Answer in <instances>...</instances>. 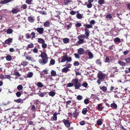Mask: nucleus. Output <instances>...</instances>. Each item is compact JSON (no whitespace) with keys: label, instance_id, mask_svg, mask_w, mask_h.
I'll return each mask as SVG.
<instances>
[{"label":"nucleus","instance_id":"3","mask_svg":"<svg viewBox=\"0 0 130 130\" xmlns=\"http://www.w3.org/2000/svg\"><path fill=\"white\" fill-rule=\"evenodd\" d=\"M77 38L79 40L77 41V43L78 44H80L84 43V40L85 38V35H82L78 36Z\"/></svg>","mask_w":130,"mask_h":130},{"label":"nucleus","instance_id":"17","mask_svg":"<svg viewBox=\"0 0 130 130\" xmlns=\"http://www.w3.org/2000/svg\"><path fill=\"white\" fill-rule=\"evenodd\" d=\"M38 42L39 43L42 44L44 42H45V41L42 38H38Z\"/></svg>","mask_w":130,"mask_h":130},{"label":"nucleus","instance_id":"51","mask_svg":"<svg viewBox=\"0 0 130 130\" xmlns=\"http://www.w3.org/2000/svg\"><path fill=\"white\" fill-rule=\"evenodd\" d=\"M42 48L45 49L47 47V45L45 43V42H44L42 44Z\"/></svg>","mask_w":130,"mask_h":130},{"label":"nucleus","instance_id":"49","mask_svg":"<svg viewBox=\"0 0 130 130\" xmlns=\"http://www.w3.org/2000/svg\"><path fill=\"white\" fill-rule=\"evenodd\" d=\"M82 26V24L81 23H78L75 24V26L77 28L80 27Z\"/></svg>","mask_w":130,"mask_h":130},{"label":"nucleus","instance_id":"12","mask_svg":"<svg viewBox=\"0 0 130 130\" xmlns=\"http://www.w3.org/2000/svg\"><path fill=\"white\" fill-rule=\"evenodd\" d=\"M87 51H88V55L89 56V58L90 59H91L93 57V55L92 53L90 52L89 51V50H87Z\"/></svg>","mask_w":130,"mask_h":130},{"label":"nucleus","instance_id":"21","mask_svg":"<svg viewBox=\"0 0 130 130\" xmlns=\"http://www.w3.org/2000/svg\"><path fill=\"white\" fill-rule=\"evenodd\" d=\"M14 101L17 103H20L21 104L23 103V100L20 99L15 100Z\"/></svg>","mask_w":130,"mask_h":130},{"label":"nucleus","instance_id":"40","mask_svg":"<svg viewBox=\"0 0 130 130\" xmlns=\"http://www.w3.org/2000/svg\"><path fill=\"white\" fill-rule=\"evenodd\" d=\"M98 3L99 5H102L104 4V0H99Z\"/></svg>","mask_w":130,"mask_h":130},{"label":"nucleus","instance_id":"47","mask_svg":"<svg viewBox=\"0 0 130 130\" xmlns=\"http://www.w3.org/2000/svg\"><path fill=\"white\" fill-rule=\"evenodd\" d=\"M91 3L88 2V3L87 4V6L88 8H90L92 7V5Z\"/></svg>","mask_w":130,"mask_h":130},{"label":"nucleus","instance_id":"11","mask_svg":"<svg viewBox=\"0 0 130 130\" xmlns=\"http://www.w3.org/2000/svg\"><path fill=\"white\" fill-rule=\"evenodd\" d=\"M115 43L117 44H118L121 42V40L119 38L117 37L115 38L114 40Z\"/></svg>","mask_w":130,"mask_h":130},{"label":"nucleus","instance_id":"57","mask_svg":"<svg viewBox=\"0 0 130 130\" xmlns=\"http://www.w3.org/2000/svg\"><path fill=\"white\" fill-rule=\"evenodd\" d=\"M90 25H94L95 23V22L94 20H92L90 22Z\"/></svg>","mask_w":130,"mask_h":130},{"label":"nucleus","instance_id":"29","mask_svg":"<svg viewBox=\"0 0 130 130\" xmlns=\"http://www.w3.org/2000/svg\"><path fill=\"white\" fill-rule=\"evenodd\" d=\"M102 123V121L101 119H99L97 121V124L98 125H101Z\"/></svg>","mask_w":130,"mask_h":130},{"label":"nucleus","instance_id":"39","mask_svg":"<svg viewBox=\"0 0 130 130\" xmlns=\"http://www.w3.org/2000/svg\"><path fill=\"white\" fill-rule=\"evenodd\" d=\"M13 32L12 30L10 28L8 29L7 31V32L8 34H11Z\"/></svg>","mask_w":130,"mask_h":130},{"label":"nucleus","instance_id":"26","mask_svg":"<svg viewBox=\"0 0 130 130\" xmlns=\"http://www.w3.org/2000/svg\"><path fill=\"white\" fill-rule=\"evenodd\" d=\"M106 18H107V19H110L112 18V15L111 14H108L106 16Z\"/></svg>","mask_w":130,"mask_h":130},{"label":"nucleus","instance_id":"32","mask_svg":"<svg viewBox=\"0 0 130 130\" xmlns=\"http://www.w3.org/2000/svg\"><path fill=\"white\" fill-rule=\"evenodd\" d=\"M14 75L18 77H20L21 76V75L19 73V72L17 71H15L14 72Z\"/></svg>","mask_w":130,"mask_h":130},{"label":"nucleus","instance_id":"55","mask_svg":"<svg viewBox=\"0 0 130 130\" xmlns=\"http://www.w3.org/2000/svg\"><path fill=\"white\" fill-rule=\"evenodd\" d=\"M74 55L76 58L77 59H79L80 58V56L78 54L74 53Z\"/></svg>","mask_w":130,"mask_h":130},{"label":"nucleus","instance_id":"22","mask_svg":"<svg viewBox=\"0 0 130 130\" xmlns=\"http://www.w3.org/2000/svg\"><path fill=\"white\" fill-rule=\"evenodd\" d=\"M28 64V62L26 61H23L21 63V64L24 66H26Z\"/></svg>","mask_w":130,"mask_h":130},{"label":"nucleus","instance_id":"44","mask_svg":"<svg viewBox=\"0 0 130 130\" xmlns=\"http://www.w3.org/2000/svg\"><path fill=\"white\" fill-rule=\"evenodd\" d=\"M55 93L53 91H51L49 93V95L52 96H54L55 94Z\"/></svg>","mask_w":130,"mask_h":130},{"label":"nucleus","instance_id":"50","mask_svg":"<svg viewBox=\"0 0 130 130\" xmlns=\"http://www.w3.org/2000/svg\"><path fill=\"white\" fill-rule=\"evenodd\" d=\"M60 14V13L59 12L56 11L55 14V16L58 18L59 17V15Z\"/></svg>","mask_w":130,"mask_h":130},{"label":"nucleus","instance_id":"6","mask_svg":"<svg viewBox=\"0 0 130 130\" xmlns=\"http://www.w3.org/2000/svg\"><path fill=\"white\" fill-rule=\"evenodd\" d=\"M35 29L36 30L37 32L40 34H42L43 33L44 30L43 28H38Z\"/></svg>","mask_w":130,"mask_h":130},{"label":"nucleus","instance_id":"43","mask_svg":"<svg viewBox=\"0 0 130 130\" xmlns=\"http://www.w3.org/2000/svg\"><path fill=\"white\" fill-rule=\"evenodd\" d=\"M25 36L27 39H29L31 37L30 34L29 33H26L25 35Z\"/></svg>","mask_w":130,"mask_h":130},{"label":"nucleus","instance_id":"31","mask_svg":"<svg viewBox=\"0 0 130 130\" xmlns=\"http://www.w3.org/2000/svg\"><path fill=\"white\" fill-rule=\"evenodd\" d=\"M111 106L112 108L115 109H116L117 107V105L115 103L112 104H111Z\"/></svg>","mask_w":130,"mask_h":130},{"label":"nucleus","instance_id":"14","mask_svg":"<svg viewBox=\"0 0 130 130\" xmlns=\"http://www.w3.org/2000/svg\"><path fill=\"white\" fill-rule=\"evenodd\" d=\"M83 26L85 28V29L90 28H92L93 26L91 25L85 24Z\"/></svg>","mask_w":130,"mask_h":130},{"label":"nucleus","instance_id":"62","mask_svg":"<svg viewBox=\"0 0 130 130\" xmlns=\"http://www.w3.org/2000/svg\"><path fill=\"white\" fill-rule=\"evenodd\" d=\"M16 94L17 96L18 97H20L21 96V93L19 92H17L16 93Z\"/></svg>","mask_w":130,"mask_h":130},{"label":"nucleus","instance_id":"64","mask_svg":"<svg viewBox=\"0 0 130 130\" xmlns=\"http://www.w3.org/2000/svg\"><path fill=\"white\" fill-rule=\"evenodd\" d=\"M89 102V101L87 99H85L84 101V103L86 104H88Z\"/></svg>","mask_w":130,"mask_h":130},{"label":"nucleus","instance_id":"34","mask_svg":"<svg viewBox=\"0 0 130 130\" xmlns=\"http://www.w3.org/2000/svg\"><path fill=\"white\" fill-rule=\"evenodd\" d=\"M31 36V39L33 40V38H35V33L34 32H31L30 34Z\"/></svg>","mask_w":130,"mask_h":130},{"label":"nucleus","instance_id":"27","mask_svg":"<svg viewBox=\"0 0 130 130\" xmlns=\"http://www.w3.org/2000/svg\"><path fill=\"white\" fill-rule=\"evenodd\" d=\"M34 47V45L32 43H31L28 45L27 47V50H28V48H32Z\"/></svg>","mask_w":130,"mask_h":130},{"label":"nucleus","instance_id":"63","mask_svg":"<svg viewBox=\"0 0 130 130\" xmlns=\"http://www.w3.org/2000/svg\"><path fill=\"white\" fill-rule=\"evenodd\" d=\"M31 109L33 111H35V107L34 105L32 106L31 108Z\"/></svg>","mask_w":130,"mask_h":130},{"label":"nucleus","instance_id":"23","mask_svg":"<svg viewBox=\"0 0 130 130\" xmlns=\"http://www.w3.org/2000/svg\"><path fill=\"white\" fill-rule=\"evenodd\" d=\"M97 108L100 111L102 110L103 108L102 107V105L100 104L98 105L97 106Z\"/></svg>","mask_w":130,"mask_h":130},{"label":"nucleus","instance_id":"45","mask_svg":"<svg viewBox=\"0 0 130 130\" xmlns=\"http://www.w3.org/2000/svg\"><path fill=\"white\" fill-rule=\"evenodd\" d=\"M76 17L78 19H80L82 18V15L79 13H77L76 15Z\"/></svg>","mask_w":130,"mask_h":130},{"label":"nucleus","instance_id":"4","mask_svg":"<svg viewBox=\"0 0 130 130\" xmlns=\"http://www.w3.org/2000/svg\"><path fill=\"white\" fill-rule=\"evenodd\" d=\"M98 76L99 80H102L105 78L106 75L103 73H100L98 74Z\"/></svg>","mask_w":130,"mask_h":130},{"label":"nucleus","instance_id":"36","mask_svg":"<svg viewBox=\"0 0 130 130\" xmlns=\"http://www.w3.org/2000/svg\"><path fill=\"white\" fill-rule=\"evenodd\" d=\"M44 25L46 27H49L50 25V23L48 21H46Z\"/></svg>","mask_w":130,"mask_h":130},{"label":"nucleus","instance_id":"41","mask_svg":"<svg viewBox=\"0 0 130 130\" xmlns=\"http://www.w3.org/2000/svg\"><path fill=\"white\" fill-rule=\"evenodd\" d=\"M32 1V0H26V3L29 5L31 4V2Z\"/></svg>","mask_w":130,"mask_h":130},{"label":"nucleus","instance_id":"37","mask_svg":"<svg viewBox=\"0 0 130 130\" xmlns=\"http://www.w3.org/2000/svg\"><path fill=\"white\" fill-rule=\"evenodd\" d=\"M118 63L122 66H124L125 64V63L124 62H122L120 61H119L118 62Z\"/></svg>","mask_w":130,"mask_h":130},{"label":"nucleus","instance_id":"56","mask_svg":"<svg viewBox=\"0 0 130 130\" xmlns=\"http://www.w3.org/2000/svg\"><path fill=\"white\" fill-rule=\"evenodd\" d=\"M79 63L78 61H75L73 63V65L75 66H77L79 65Z\"/></svg>","mask_w":130,"mask_h":130},{"label":"nucleus","instance_id":"61","mask_svg":"<svg viewBox=\"0 0 130 130\" xmlns=\"http://www.w3.org/2000/svg\"><path fill=\"white\" fill-rule=\"evenodd\" d=\"M73 85H74L73 84L69 83L67 84V86L69 87H71L73 86Z\"/></svg>","mask_w":130,"mask_h":130},{"label":"nucleus","instance_id":"58","mask_svg":"<svg viewBox=\"0 0 130 130\" xmlns=\"http://www.w3.org/2000/svg\"><path fill=\"white\" fill-rule=\"evenodd\" d=\"M27 7V6L26 4H23L22 5V8L23 9H26Z\"/></svg>","mask_w":130,"mask_h":130},{"label":"nucleus","instance_id":"13","mask_svg":"<svg viewBox=\"0 0 130 130\" xmlns=\"http://www.w3.org/2000/svg\"><path fill=\"white\" fill-rule=\"evenodd\" d=\"M84 50L82 48H79L78 50V52L79 54L81 55L84 54Z\"/></svg>","mask_w":130,"mask_h":130},{"label":"nucleus","instance_id":"48","mask_svg":"<svg viewBox=\"0 0 130 130\" xmlns=\"http://www.w3.org/2000/svg\"><path fill=\"white\" fill-rule=\"evenodd\" d=\"M33 75V74L32 72H29L27 76L28 77L30 78L32 77Z\"/></svg>","mask_w":130,"mask_h":130},{"label":"nucleus","instance_id":"1","mask_svg":"<svg viewBox=\"0 0 130 130\" xmlns=\"http://www.w3.org/2000/svg\"><path fill=\"white\" fill-rule=\"evenodd\" d=\"M39 57H41L42 58V60L39 59L38 61L42 65H44L48 61V57L46 53L44 52H41V54Z\"/></svg>","mask_w":130,"mask_h":130},{"label":"nucleus","instance_id":"18","mask_svg":"<svg viewBox=\"0 0 130 130\" xmlns=\"http://www.w3.org/2000/svg\"><path fill=\"white\" fill-rule=\"evenodd\" d=\"M12 41V39L10 38H9L5 41V43L6 44H8L10 43H11Z\"/></svg>","mask_w":130,"mask_h":130},{"label":"nucleus","instance_id":"42","mask_svg":"<svg viewBox=\"0 0 130 130\" xmlns=\"http://www.w3.org/2000/svg\"><path fill=\"white\" fill-rule=\"evenodd\" d=\"M33 52L35 53H38V50L37 48L35 47L33 49H32L31 50Z\"/></svg>","mask_w":130,"mask_h":130},{"label":"nucleus","instance_id":"20","mask_svg":"<svg viewBox=\"0 0 130 130\" xmlns=\"http://www.w3.org/2000/svg\"><path fill=\"white\" fill-rule=\"evenodd\" d=\"M95 62L97 64L101 66L102 64V62L101 61L100 59H97L95 61Z\"/></svg>","mask_w":130,"mask_h":130},{"label":"nucleus","instance_id":"38","mask_svg":"<svg viewBox=\"0 0 130 130\" xmlns=\"http://www.w3.org/2000/svg\"><path fill=\"white\" fill-rule=\"evenodd\" d=\"M87 112V109L86 108H84L83 109L82 112L83 114L85 115Z\"/></svg>","mask_w":130,"mask_h":130},{"label":"nucleus","instance_id":"30","mask_svg":"<svg viewBox=\"0 0 130 130\" xmlns=\"http://www.w3.org/2000/svg\"><path fill=\"white\" fill-rule=\"evenodd\" d=\"M74 86L76 89H78L81 86V84L80 83H78L76 85H74Z\"/></svg>","mask_w":130,"mask_h":130},{"label":"nucleus","instance_id":"2","mask_svg":"<svg viewBox=\"0 0 130 130\" xmlns=\"http://www.w3.org/2000/svg\"><path fill=\"white\" fill-rule=\"evenodd\" d=\"M71 57H68L67 55H64L62 57L61 62H64L67 61L68 62H70L72 61Z\"/></svg>","mask_w":130,"mask_h":130},{"label":"nucleus","instance_id":"60","mask_svg":"<svg viewBox=\"0 0 130 130\" xmlns=\"http://www.w3.org/2000/svg\"><path fill=\"white\" fill-rule=\"evenodd\" d=\"M77 99L78 100H81L83 99L82 96L79 95L77 97Z\"/></svg>","mask_w":130,"mask_h":130},{"label":"nucleus","instance_id":"5","mask_svg":"<svg viewBox=\"0 0 130 130\" xmlns=\"http://www.w3.org/2000/svg\"><path fill=\"white\" fill-rule=\"evenodd\" d=\"M62 121L66 127H68L70 126V123L68 120L64 119L62 120Z\"/></svg>","mask_w":130,"mask_h":130},{"label":"nucleus","instance_id":"33","mask_svg":"<svg viewBox=\"0 0 130 130\" xmlns=\"http://www.w3.org/2000/svg\"><path fill=\"white\" fill-rule=\"evenodd\" d=\"M6 60L8 61H10L12 59V57L11 56L8 55L6 57Z\"/></svg>","mask_w":130,"mask_h":130},{"label":"nucleus","instance_id":"8","mask_svg":"<svg viewBox=\"0 0 130 130\" xmlns=\"http://www.w3.org/2000/svg\"><path fill=\"white\" fill-rule=\"evenodd\" d=\"M28 20L30 23H32L34 22L35 19L34 17L29 16L28 18Z\"/></svg>","mask_w":130,"mask_h":130},{"label":"nucleus","instance_id":"10","mask_svg":"<svg viewBox=\"0 0 130 130\" xmlns=\"http://www.w3.org/2000/svg\"><path fill=\"white\" fill-rule=\"evenodd\" d=\"M20 11V9L18 8H14L11 10L13 14H17Z\"/></svg>","mask_w":130,"mask_h":130},{"label":"nucleus","instance_id":"7","mask_svg":"<svg viewBox=\"0 0 130 130\" xmlns=\"http://www.w3.org/2000/svg\"><path fill=\"white\" fill-rule=\"evenodd\" d=\"M85 37L86 39H88L90 31L88 29H85Z\"/></svg>","mask_w":130,"mask_h":130},{"label":"nucleus","instance_id":"19","mask_svg":"<svg viewBox=\"0 0 130 130\" xmlns=\"http://www.w3.org/2000/svg\"><path fill=\"white\" fill-rule=\"evenodd\" d=\"M72 1H70V0H64V3L65 5H69V4H70L72 3Z\"/></svg>","mask_w":130,"mask_h":130},{"label":"nucleus","instance_id":"52","mask_svg":"<svg viewBox=\"0 0 130 130\" xmlns=\"http://www.w3.org/2000/svg\"><path fill=\"white\" fill-rule=\"evenodd\" d=\"M37 85L38 87H42L43 86V84L42 83L40 82H38Z\"/></svg>","mask_w":130,"mask_h":130},{"label":"nucleus","instance_id":"28","mask_svg":"<svg viewBox=\"0 0 130 130\" xmlns=\"http://www.w3.org/2000/svg\"><path fill=\"white\" fill-rule=\"evenodd\" d=\"M63 42L65 43H68L69 42V39L67 38H65L63 39Z\"/></svg>","mask_w":130,"mask_h":130},{"label":"nucleus","instance_id":"16","mask_svg":"<svg viewBox=\"0 0 130 130\" xmlns=\"http://www.w3.org/2000/svg\"><path fill=\"white\" fill-rule=\"evenodd\" d=\"M12 0H4L2 1L0 3L2 4H6L10 2Z\"/></svg>","mask_w":130,"mask_h":130},{"label":"nucleus","instance_id":"9","mask_svg":"<svg viewBox=\"0 0 130 130\" xmlns=\"http://www.w3.org/2000/svg\"><path fill=\"white\" fill-rule=\"evenodd\" d=\"M26 59L28 60H30L32 62H36L35 59L30 56L28 55L26 56Z\"/></svg>","mask_w":130,"mask_h":130},{"label":"nucleus","instance_id":"24","mask_svg":"<svg viewBox=\"0 0 130 130\" xmlns=\"http://www.w3.org/2000/svg\"><path fill=\"white\" fill-rule=\"evenodd\" d=\"M51 73L52 76H55L56 75V72L54 70H52L51 72Z\"/></svg>","mask_w":130,"mask_h":130},{"label":"nucleus","instance_id":"25","mask_svg":"<svg viewBox=\"0 0 130 130\" xmlns=\"http://www.w3.org/2000/svg\"><path fill=\"white\" fill-rule=\"evenodd\" d=\"M57 114L56 113H55L54 114L53 116V119L54 120L56 121L57 120Z\"/></svg>","mask_w":130,"mask_h":130},{"label":"nucleus","instance_id":"46","mask_svg":"<svg viewBox=\"0 0 130 130\" xmlns=\"http://www.w3.org/2000/svg\"><path fill=\"white\" fill-rule=\"evenodd\" d=\"M68 69L67 68L64 67L62 69V72H63L66 73L68 71Z\"/></svg>","mask_w":130,"mask_h":130},{"label":"nucleus","instance_id":"15","mask_svg":"<svg viewBox=\"0 0 130 130\" xmlns=\"http://www.w3.org/2000/svg\"><path fill=\"white\" fill-rule=\"evenodd\" d=\"M72 82L73 83L74 85L78 83V79L76 78L73 79H72Z\"/></svg>","mask_w":130,"mask_h":130},{"label":"nucleus","instance_id":"35","mask_svg":"<svg viewBox=\"0 0 130 130\" xmlns=\"http://www.w3.org/2000/svg\"><path fill=\"white\" fill-rule=\"evenodd\" d=\"M47 93L46 92H43V93H40L39 94V96L41 97H43Z\"/></svg>","mask_w":130,"mask_h":130},{"label":"nucleus","instance_id":"53","mask_svg":"<svg viewBox=\"0 0 130 130\" xmlns=\"http://www.w3.org/2000/svg\"><path fill=\"white\" fill-rule=\"evenodd\" d=\"M101 90H102L104 92L105 91L107 90V88L105 86H103L102 87L100 88Z\"/></svg>","mask_w":130,"mask_h":130},{"label":"nucleus","instance_id":"54","mask_svg":"<svg viewBox=\"0 0 130 130\" xmlns=\"http://www.w3.org/2000/svg\"><path fill=\"white\" fill-rule=\"evenodd\" d=\"M23 88V87L21 85H19L17 87V89L19 91L22 89Z\"/></svg>","mask_w":130,"mask_h":130},{"label":"nucleus","instance_id":"59","mask_svg":"<svg viewBox=\"0 0 130 130\" xmlns=\"http://www.w3.org/2000/svg\"><path fill=\"white\" fill-rule=\"evenodd\" d=\"M50 63L52 65L54 64L55 63V60L53 59H51L50 61Z\"/></svg>","mask_w":130,"mask_h":130}]
</instances>
